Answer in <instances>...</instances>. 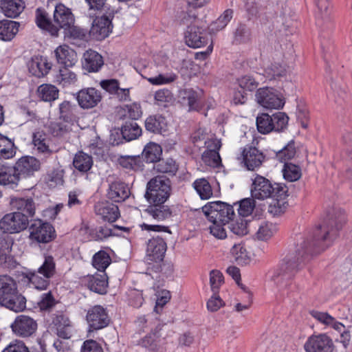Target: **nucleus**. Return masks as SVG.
I'll list each match as a JSON object with an SVG mask.
<instances>
[{
	"mask_svg": "<svg viewBox=\"0 0 352 352\" xmlns=\"http://www.w3.org/2000/svg\"><path fill=\"white\" fill-rule=\"evenodd\" d=\"M346 222L344 210L338 208L331 209L322 226L313 233L298 234L296 236L294 248L285 256L280 267L276 270L272 279L280 284L281 280L291 279L303 267L313 253L329 247L337 236V232Z\"/></svg>",
	"mask_w": 352,
	"mask_h": 352,
	"instance_id": "obj_1",
	"label": "nucleus"
},
{
	"mask_svg": "<svg viewBox=\"0 0 352 352\" xmlns=\"http://www.w3.org/2000/svg\"><path fill=\"white\" fill-rule=\"evenodd\" d=\"M0 305L14 311H23L26 307V300L19 294L16 284L8 276H0Z\"/></svg>",
	"mask_w": 352,
	"mask_h": 352,
	"instance_id": "obj_2",
	"label": "nucleus"
},
{
	"mask_svg": "<svg viewBox=\"0 0 352 352\" xmlns=\"http://www.w3.org/2000/svg\"><path fill=\"white\" fill-rule=\"evenodd\" d=\"M197 211L208 221H219L222 224L229 223L235 216L232 206L219 201L209 202Z\"/></svg>",
	"mask_w": 352,
	"mask_h": 352,
	"instance_id": "obj_3",
	"label": "nucleus"
},
{
	"mask_svg": "<svg viewBox=\"0 0 352 352\" xmlns=\"http://www.w3.org/2000/svg\"><path fill=\"white\" fill-rule=\"evenodd\" d=\"M55 272L56 265L54 258L48 256L45 257L43 264L37 271L27 272L25 277L35 289L45 290L50 284V278L55 274Z\"/></svg>",
	"mask_w": 352,
	"mask_h": 352,
	"instance_id": "obj_4",
	"label": "nucleus"
},
{
	"mask_svg": "<svg viewBox=\"0 0 352 352\" xmlns=\"http://www.w3.org/2000/svg\"><path fill=\"white\" fill-rule=\"evenodd\" d=\"M170 190V179L164 175H157L148 182L145 197L151 204H164Z\"/></svg>",
	"mask_w": 352,
	"mask_h": 352,
	"instance_id": "obj_5",
	"label": "nucleus"
},
{
	"mask_svg": "<svg viewBox=\"0 0 352 352\" xmlns=\"http://www.w3.org/2000/svg\"><path fill=\"white\" fill-rule=\"evenodd\" d=\"M255 98L258 104L270 110L280 109L285 103L283 96L272 87H266L257 89Z\"/></svg>",
	"mask_w": 352,
	"mask_h": 352,
	"instance_id": "obj_6",
	"label": "nucleus"
},
{
	"mask_svg": "<svg viewBox=\"0 0 352 352\" xmlns=\"http://www.w3.org/2000/svg\"><path fill=\"white\" fill-rule=\"evenodd\" d=\"M207 28L205 22L187 28L184 36L186 45L192 48H199L208 44L209 35L206 31Z\"/></svg>",
	"mask_w": 352,
	"mask_h": 352,
	"instance_id": "obj_7",
	"label": "nucleus"
},
{
	"mask_svg": "<svg viewBox=\"0 0 352 352\" xmlns=\"http://www.w3.org/2000/svg\"><path fill=\"white\" fill-rule=\"evenodd\" d=\"M28 217L21 212H11L6 214L0 221V229L3 232L17 233L27 228Z\"/></svg>",
	"mask_w": 352,
	"mask_h": 352,
	"instance_id": "obj_8",
	"label": "nucleus"
},
{
	"mask_svg": "<svg viewBox=\"0 0 352 352\" xmlns=\"http://www.w3.org/2000/svg\"><path fill=\"white\" fill-rule=\"evenodd\" d=\"M30 239L38 243H46L52 240L54 229L48 223L34 221L29 227Z\"/></svg>",
	"mask_w": 352,
	"mask_h": 352,
	"instance_id": "obj_9",
	"label": "nucleus"
},
{
	"mask_svg": "<svg viewBox=\"0 0 352 352\" xmlns=\"http://www.w3.org/2000/svg\"><path fill=\"white\" fill-rule=\"evenodd\" d=\"M306 352H333L334 349L332 339L326 333L312 335L304 345Z\"/></svg>",
	"mask_w": 352,
	"mask_h": 352,
	"instance_id": "obj_10",
	"label": "nucleus"
},
{
	"mask_svg": "<svg viewBox=\"0 0 352 352\" xmlns=\"http://www.w3.org/2000/svg\"><path fill=\"white\" fill-rule=\"evenodd\" d=\"M311 316L318 320L320 322L326 326L333 328L336 331L340 333V342L346 347L350 340V334L346 330V327L342 323L336 320L334 318L325 312L313 311Z\"/></svg>",
	"mask_w": 352,
	"mask_h": 352,
	"instance_id": "obj_11",
	"label": "nucleus"
},
{
	"mask_svg": "<svg viewBox=\"0 0 352 352\" xmlns=\"http://www.w3.org/2000/svg\"><path fill=\"white\" fill-rule=\"evenodd\" d=\"M13 333L19 337H29L36 330V321L28 316H18L10 326Z\"/></svg>",
	"mask_w": 352,
	"mask_h": 352,
	"instance_id": "obj_12",
	"label": "nucleus"
},
{
	"mask_svg": "<svg viewBox=\"0 0 352 352\" xmlns=\"http://www.w3.org/2000/svg\"><path fill=\"white\" fill-rule=\"evenodd\" d=\"M167 245L163 238L153 236L147 242L146 256L147 260L154 262H160L163 260Z\"/></svg>",
	"mask_w": 352,
	"mask_h": 352,
	"instance_id": "obj_13",
	"label": "nucleus"
},
{
	"mask_svg": "<svg viewBox=\"0 0 352 352\" xmlns=\"http://www.w3.org/2000/svg\"><path fill=\"white\" fill-rule=\"evenodd\" d=\"M250 191L252 198L264 200L271 197L273 192V185L264 177L256 175L252 179Z\"/></svg>",
	"mask_w": 352,
	"mask_h": 352,
	"instance_id": "obj_14",
	"label": "nucleus"
},
{
	"mask_svg": "<svg viewBox=\"0 0 352 352\" xmlns=\"http://www.w3.org/2000/svg\"><path fill=\"white\" fill-rule=\"evenodd\" d=\"M87 321L90 330L102 329L109 324V318L104 309L99 305L90 309L87 314Z\"/></svg>",
	"mask_w": 352,
	"mask_h": 352,
	"instance_id": "obj_15",
	"label": "nucleus"
},
{
	"mask_svg": "<svg viewBox=\"0 0 352 352\" xmlns=\"http://www.w3.org/2000/svg\"><path fill=\"white\" fill-rule=\"evenodd\" d=\"M111 21L108 16H96L92 23L89 34L96 40L107 37L112 30Z\"/></svg>",
	"mask_w": 352,
	"mask_h": 352,
	"instance_id": "obj_16",
	"label": "nucleus"
},
{
	"mask_svg": "<svg viewBox=\"0 0 352 352\" xmlns=\"http://www.w3.org/2000/svg\"><path fill=\"white\" fill-rule=\"evenodd\" d=\"M76 98L82 108L90 109L96 107L100 102L102 96L98 90L91 87L79 91Z\"/></svg>",
	"mask_w": 352,
	"mask_h": 352,
	"instance_id": "obj_17",
	"label": "nucleus"
},
{
	"mask_svg": "<svg viewBox=\"0 0 352 352\" xmlns=\"http://www.w3.org/2000/svg\"><path fill=\"white\" fill-rule=\"evenodd\" d=\"M19 179L33 175L40 168V162L34 157H23L14 165Z\"/></svg>",
	"mask_w": 352,
	"mask_h": 352,
	"instance_id": "obj_18",
	"label": "nucleus"
},
{
	"mask_svg": "<svg viewBox=\"0 0 352 352\" xmlns=\"http://www.w3.org/2000/svg\"><path fill=\"white\" fill-rule=\"evenodd\" d=\"M52 323L56 329L57 335L64 340L72 336L73 324L69 317L63 313H58L53 317Z\"/></svg>",
	"mask_w": 352,
	"mask_h": 352,
	"instance_id": "obj_19",
	"label": "nucleus"
},
{
	"mask_svg": "<svg viewBox=\"0 0 352 352\" xmlns=\"http://www.w3.org/2000/svg\"><path fill=\"white\" fill-rule=\"evenodd\" d=\"M242 159L245 167L250 170H254L261 165L264 155L256 148L250 146L243 149Z\"/></svg>",
	"mask_w": 352,
	"mask_h": 352,
	"instance_id": "obj_20",
	"label": "nucleus"
},
{
	"mask_svg": "<svg viewBox=\"0 0 352 352\" xmlns=\"http://www.w3.org/2000/svg\"><path fill=\"white\" fill-rule=\"evenodd\" d=\"M54 21L59 30L60 28L70 27L73 24L74 19L71 10L63 4L59 3L55 8Z\"/></svg>",
	"mask_w": 352,
	"mask_h": 352,
	"instance_id": "obj_21",
	"label": "nucleus"
},
{
	"mask_svg": "<svg viewBox=\"0 0 352 352\" xmlns=\"http://www.w3.org/2000/svg\"><path fill=\"white\" fill-rule=\"evenodd\" d=\"M221 142L217 139L208 141L207 150L202 155L203 161L208 166H217L221 162L219 150L221 148Z\"/></svg>",
	"mask_w": 352,
	"mask_h": 352,
	"instance_id": "obj_22",
	"label": "nucleus"
},
{
	"mask_svg": "<svg viewBox=\"0 0 352 352\" xmlns=\"http://www.w3.org/2000/svg\"><path fill=\"white\" fill-rule=\"evenodd\" d=\"M54 54L57 62L65 67H73L78 60L76 52L67 45L58 46Z\"/></svg>",
	"mask_w": 352,
	"mask_h": 352,
	"instance_id": "obj_23",
	"label": "nucleus"
},
{
	"mask_svg": "<svg viewBox=\"0 0 352 352\" xmlns=\"http://www.w3.org/2000/svg\"><path fill=\"white\" fill-rule=\"evenodd\" d=\"M10 204L13 210H19L23 214L25 213L26 216L34 215L36 204L31 197H11Z\"/></svg>",
	"mask_w": 352,
	"mask_h": 352,
	"instance_id": "obj_24",
	"label": "nucleus"
},
{
	"mask_svg": "<svg viewBox=\"0 0 352 352\" xmlns=\"http://www.w3.org/2000/svg\"><path fill=\"white\" fill-rule=\"evenodd\" d=\"M95 210L98 216L108 222L116 221L120 216L118 207L109 202L97 204Z\"/></svg>",
	"mask_w": 352,
	"mask_h": 352,
	"instance_id": "obj_25",
	"label": "nucleus"
},
{
	"mask_svg": "<svg viewBox=\"0 0 352 352\" xmlns=\"http://www.w3.org/2000/svg\"><path fill=\"white\" fill-rule=\"evenodd\" d=\"M30 73L36 77H43L51 69V64L47 63L45 58L42 56H33L28 63Z\"/></svg>",
	"mask_w": 352,
	"mask_h": 352,
	"instance_id": "obj_26",
	"label": "nucleus"
},
{
	"mask_svg": "<svg viewBox=\"0 0 352 352\" xmlns=\"http://www.w3.org/2000/svg\"><path fill=\"white\" fill-rule=\"evenodd\" d=\"M144 124L146 129L153 133H162L167 131V120L165 116L160 113L148 116Z\"/></svg>",
	"mask_w": 352,
	"mask_h": 352,
	"instance_id": "obj_27",
	"label": "nucleus"
},
{
	"mask_svg": "<svg viewBox=\"0 0 352 352\" xmlns=\"http://www.w3.org/2000/svg\"><path fill=\"white\" fill-rule=\"evenodd\" d=\"M130 195L129 187L123 182H116L109 185L108 197L115 202H121Z\"/></svg>",
	"mask_w": 352,
	"mask_h": 352,
	"instance_id": "obj_28",
	"label": "nucleus"
},
{
	"mask_svg": "<svg viewBox=\"0 0 352 352\" xmlns=\"http://www.w3.org/2000/svg\"><path fill=\"white\" fill-rule=\"evenodd\" d=\"M85 282L87 287L92 292L100 294L107 292L108 283L107 276L104 273L88 276Z\"/></svg>",
	"mask_w": 352,
	"mask_h": 352,
	"instance_id": "obj_29",
	"label": "nucleus"
},
{
	"mask_svg": "<svg viewBox=\"0 0 352 352\" xmlns=\"http://www.w3.org/2000/svg\"><path fill=\"white\" fill-rule=\"evenodd\" d=\"M19 176L14 166L0 165V185L14 188L18 185Z\"/></svg>",
	"mask_w": 352,
	"mask_h": 352,
	"instance_id": "obj_30",
	"label": "nucleus"
},
{
	"mask_svg": "<svg viewBox=\"0 0 352 352\" xmlns=\"http://www.w3.org/2000/svg\"><path fill=\"white\" fill-rule=\"evenodd\" d=\"M83 58V67L89 72H98L104 64L102 56L91 50H87Z\"/></svg>",
	"mask_w": 352,
	"mask_h": 352,
	"instance_id": "obj_31",
	"label": "nucleus"
},
{
	"mask_svg": "<svg viewBox=\"0 0 352 352\" xmlns=\"http://www.w3.org/2000/svg\"><path fill=\"white\" fill-rule=\"evenodd\" d=\"M23 9V3L19 0H1L0 1V10L7 17H16Z\"/></svg>",
	"mask_w": 352,
	"mask_h": 352,
	"instance_id": "obj_32",
	"label": "nucleus"
},
{
	"mask_svg": "<svg viewBox=\"0 0 352 352\" xmlns=\"http://www.w3.org/2000/svg\"><path fill=\"white\" fill-rule=\"evenodd\" d=\"M35 21L40 28L48 31L52 36H58V28L52 23L45 10L40 8L36 10Z\"/></svg>",
	"mask_w": 352,
	"mask_h": 352,
	"instance_id": "obj_33",
	"label": "nucleus"
},
{
	"mask_svg": "<svg viewBox=\"0 0 352 352\" xmlns=\"http://www.w3.org/2000/svg\"><path fill=\"white\" fill-rule=\"evenodd\" d=\"M19 31V23L14 21H0V40L11 41Z\"/></svg>",
	"mask_w": 352,
	"mask_h": 352,
	"instance_id": "obj_34",
	"label": "nucleus"
},
{
	"mask_svg": "<svg viewBox=\"0 0 352 352\" xmlns=\"http://www.w3.org/2000/svg\"><path fill=\"white\" fill-rule=\"evenodd\" d=\"M145 213L158 221H164L171 215L170 209L164 204H153L145 210Z\"/></svg>",
	"mask_w": 352,
	"mask_h": 352,
	"instance_id": "obj_35",
	"label": "nucleus"
},
{
	"mask_svg": "<svg viewBox=\"0 0 352 352\" xmlns=\"http://www.w3.org/2000/svg\"><path fill=\"white\" fill-rule=\"evenodd\" d=\"M73 165L80 172L86 173L91 168L93 160L91 155L80 151L75 155Z\"/></svg>",
	"mask_w": 352,
	"mask_h": 352,
	"instance_id": "obj_36",
	"label": "nucleus"
},
{
	"mask_svg": "<svg viewBox=\"0 0 352 352\" xmlns=\"http://www.w3.org/2000/svg\"><path fill=\"white\" fill-rule=\"evenodd\" d=\"M121 133L124 140L129 142L138 138L142 135V129L135 122L125 121Z\"/></svg>",
	"mask_w": 352,
	"mask_h": 352,
	"instance_id": "obj_37",
	"label": "nucleus"
},
{
	"mask_svg": "<svg viewBox=\"0 0 352 352\" xmlns=\"http://www.w3.org/2000/svg\"><path fill=\"white\" fill-rule=\"evenodd\" d=\"M155 104L160 108H168L175 101L171 91L167 89L157 91L154 96Z\"/></svg>",
	"mask_w": 352,
	"mask_h": 352,
	"instance_id": "obj_38",
	"label": "nucleus"
},
{
	"mask_svg": "<svg viewBox=\"0 0 352 352\" xmlns=\"http://www.w3.org/2000/svg\"><path fill=\"white\" fill-rule=\"evenodd\" d=\"M162 150L161 146L153 142L148 143L142 152V157L148 163H156L161 157Z\"/></svg>",
	"mask_w": 352,
	"mask_h": 352,
	"instance_id": "obj_39",
	"label": "nucleus"
},
{
	"mask_svg": "<svg viewBox=\"0 0 352 352\" xmlns=\"http://www.w3.org/2000/svg\"><path fill=\"white\" fill-rule=\"evenodd\" d=\"M287 188L285 186L280 184H275L273 185V192L270 198L273 199L274 203H272L271 205H274L275 207L280 208L285 204V199L287 195Z\"/></svg>",
	"mask_w": 352,
	"mask_h": 352,
	"instance_id": "obj_40",
	"label": "nucleus"
},
{
	"mask_svg": "<svg viewBox=\"0 0 352 352\" xmlns=\"http://www.w3.org/2000/svg\"><path fill=\"white\" fill-rule=\"evenodd\" d=\"M178 79V76L173 72L160 73L155 76L147 78L146 80L152 85L161 86L170 85Z\"/></svg>",
	"mask_w": 352,
	"mask_h": 352,
	"instance_id": "obj_41",
	"label": "nucleus"
},
{
	"mask_svg": "<svg viewBox=\"0 0 352 352\" xmlns=\"http://www.w3.org/2000/svg\"><path fill=\"white\" fill-rule=\"evenodd\" d=\"M15 153L14 142L0 133V159H10Z\"/></svg>",
	"mask_w": 352,
	"mask_h": 352,
	"instance_id": "obj_42",
	"label": "nucleus"
},
{
	"mask_svg": "<svg viewBox=\"0 0 352 352\" xmlns=\"http://www.w3.org/2000/svg\"><path fill=\"white\" fill-rule=\"evenodd\" d=\"M231 254L239 265H246L250 261V254L242 243L234 245L231 249Z\"/></svg>",
	"mask_w": 352,
	"mask_h": 352,
	"instance_id": "obj_43",
	"label": "nucleus"
},
{
	"mask_svg": "<svg viewBox=\"0 0 352 352\" xmlns=\"http://www.w3.org/2000/svg\"><path fill=\"white\" fill-rule=\"evenodd\" d=\"M59 121L52 122L49 126L50 131L54 135H58L60 132L67 127L63 122L69 123L72 122V116L70 111H60Z\"/></svg>",
	"mask_w": 352,
	"mask_h": 352,
	"instance_id": "obj_44",
	"label": "nucleus"
},
{
	"mask_svg": "<svg viewBox=\"0 0 352 352\" xmlns=\"http://www.w3.org/2000/svg\"><path fill=\"white\" fill-rule=\"evenodd\" d=\"M58 93V89L52 85L43 84L38 88L39 97L46 102H52L57 99Z\"/></svg>",
	"mask_w": 352,
	"mask_h": 352,
	"instance_id": "obj_45",
	"label": "nucleus"
},
{
	"mask_svg": "<svg viewBox=\"0 0 352 352\" xmlns=\"http://www.w3.org/2000/svg\"><path fill=\"white\" fill-rule=\"evenodd\" d=\"M233 16L232 9L226 10L223 13L209 26L211 32L215 33L223 30L230 21Z\"/></svg>",
	"mask_w": 352,
	"mask_h": 352,
	"instance_id": "obj_46",
	"label": "nucleus"
},
{
	"mask_svg": "<svg viewBox=\"0 0 352 352\" xmlns=\"http://www.w3.org/2000/svg\"><path fill=\"white\" fill-rule=\"evenodd\" d=\"M47 135L42 131H38L33 133L32 142L34 147L40 153H50Z\"/></svg>",
	"mask_w": 352,
	"mask_h": 352,
	"instance_id": "obj_47",
	"label": "nucleus"
},
{
	"mask_svg": "<svg viewBox=\"0 0 352 352\" xmlns=\"http://www.w3.org/2000/svg\"><path fill=\"white\" fill-rule=\"evenodd\" d=\"M56 81L63 87H68L76 83L77 76L74 72L65 67L60 69L59 74L56 77Z\"/></svg>",
	"mask_w": 352,
	"mask_h": 352,
	"instance_id": "obj_48",
	"label": "nucleus"
},
{
	"mask_svg": "<svg viewBox=\"0 0 352 352\" xmlns=\"http://www.w3.org/2000/svg\"><path fill=\"white\" fill-rule=\"evenodd\" d=\"M193 186L202 199H208L212 195V187L206 179L201 178L195 180Z\"/></svg>",
	"mask_w": 352,
	"mask_h": 352,
	"instance_id": "obj_49",
	"label": "nucleus"
},
{
	"mask_svg": "<svg viewBox=\"0 0 352 352\" xmlns=\"http://www.w3.org/2000/svg\"><path fill=\"white\" fill-rule=\"evenodd\" d=\"M181 23L188 28L190 25H197L203 23L201 19L197 18V11L195 9H188L186 12H182L179 16Z\"/></svg>",
	"mask_w": 352,
	"mask_h": 352,
	"instance_id": "obj_50",
	"label": "nucleus"
},
{
	"mask_svg": "<svg viewBox=\"0 0 352 352\" xmlns=\"http://www.w3.org/2000/svg\"><path fill=\"white\" fill-rule=\"evenodd\" d=\"M110 263L111 258L104 251H100L97 252L93 257V266L98 270L102 272L109 265Z\"/></svg>",
	"mask_w": 352,
	"mask_h": 352,
	"instance_id": "obj_51",
	"label": "nucleus"
},
{
	"mask_svg": "<svg viewBox=\"0 0 352 352\" xmlns=\"http://www.w3.org/2000/svg\"><path fill=\"white\" fill-rule=\"evenodd\" d=\"M283 173L284 178L289 182L297 181L301 177L300 167L292 163H285Z\"/></svg>",
	"mask_w": 352,
	"mask_h": 352,
	"instance_id": "obj_52",
	"label": "nucleus"
},
{
	"mask_svg": "<svg viewBox=\"0 0 352 352\" xmlns=\"http://www.w3.org/2000/svg\"><path fill=\"white\" fill-rule=\"evenodd\" d=\"M264 72L266 78L271 80L285 76L286 69L284 65L276 63L267 66Z\"/></svg>",
	"mask_w": 352,
	"mask_h": 352,
	"instance_id": "obj_53",
	"label": "nucleus"
},
{
	"mask_svg": "<svg viewBox=\"0 0 352 352\" xmlns=\"http://www.w3.org/2000/svg\"><path fill=\"white\" fill-rule=\"evenodd\" d=\"M276 232V226L270 222H263L261 224L256 232V236L262 241L270 239Z\"/></svg>",
	"mask_w": 352,
	"mask_h": 352,
	"instance_id": "obj_54",
	"label": "nucleus"
},
{
	"mask_svg": "<svg viewBox=\"0 0 352 352\" xmlns=\"http://www.w3.org/2000/svg\"><path fill=\"white\" fill-rule=\"evenodd\" d=\"M272 118L267 113H263L256 118V126L261 133L266 134L273 131Z\"/></svg>",
	"mask_w": 352,
	"mask_h": 352,
	"instance_id": "obj_55",
	"label": "nucleus"
},
{
	"mask_svg": "<svg viewBox=\"0 0 352 352\" xmlns=\"http://www.w3.org/2000/svg\"><path fill=\"white\" fill-rule=\"evenodd\" d=\"M154 169L157 172L164 173L174 174L177 170V166L173 159L160 160V159L154 164Z\"/></svg>",
	"mask_w": 352,
	"mask_h": 352,
	"instance_id": "obj_56",
	"label": "nucleus"
},
{
	"mask_svg": "<svg viewBox=\"0 0 352 352\" xmlns=\"http://www.w3.org/2000/svg\"><path fill=\"white\" fill-rule=\"evenodd\" d=\"M273 131H280L287 127L288 116L283 111H278L271 116Z\"/></svg>",
	"mask_w": 352,
	"mask_h": 352,
	"instance_id": "obj_57",
	"label": "nucleus"
},
{
	"mask_svg": "<svg viewBox=\"0 0 352 352\" xmlns=\"http://www.w3.org/2000/svg\"><path fill=\"white\" fill-rule=\"evenodd\" d=\"M251 39L250 30L245 25H239L234 32V43L242 44L248 43Z\"/></svg>",
	"mask_w": 352,
	"mask_h": 352,
	"instance_id": "obj_58",
	"label": "nucleus"
},
{
	"mask_svg": "<svg viewBox=\"0 0 352 352\" xmlns=\"http://www.w3.org/2000/svg\"><path fill=\"white\" fill-rule=\"evenodd\" d=\"M237 82L244 91H252L258 85V82L250 75H245L238 78Z\"/></svg>",
	"mask_w": 352,
	"mask_h": 352,
	"instance_id": "obj_59",
	"label": "nucleus"
},
{
	"mask_svg": "<svg viewBox=\"0 0 352 352\" xmlns=\"http://www.w3.org/2000/svg\"><path fill=\"white\" fill-rule=\"evenodd\" d=\"M295 154L294 141L291 140L283 149L276 153V158L280 162H283L293 158Z\"/></svg>",
	"mask_w": 352,
	"mask_h": 352,
	"instance_id": "obj_60",
	"label": "nucleus"
},
{
	"mask_svg": "<svg viewBox=\"0 0 352 352\" xmlns=\"http://www.w3.org/2000/svg\"><path fill=\"white\" fill-rule=\"evenodd\" d=\"M255 207L254 198H246L241 200L239 203L238 209L239 214L241 217H248L252 214Z\"/></svg>",
	"mask_w": 352,
	"mask_h": 352,
	"instance_id": "obj_61",
	"label": "nucleus"
},
{
	"mask_svg": "<svg viewBox=\"0 0 352 352\" xmlns=\"http://www.w3.org/2000/svg\"><path fill=\"white\" fill-rule=\"evenodd\" d=\"M223 283V276L219 270H213L210 272V284L212 291L216 294Z\"/></svg>",
	"mask_w": 352,
	"mask_h": 352,
	"instance_id": "obj_62",
	"label": "nucleus"
},
{
	"mask_svg": "<svg viewBox=\"0 0 352 352\" xmlns=\"http://www.w3.org/2000/svg\"><path fill=\"white\" fill-rule=\"evenodd\" d=\"M229 223V228L231 232L236 235L243 236L248 232L247 221L241 218H239L236 221H232Z\"/></svg>",
	"mask_w": 352,
	"mask_h": 352,
	"instance_id": "obj_63",
	"label": "nucleus"
},
{
	"mask_svg": "<svg viewBox=\"0 0 352 352\" xmlns=\"http://www.w3.org/2000/svg\"><path fill=\"white\" fill-rule=\"evenodd\" d=\"M2 352H30L23 342L15 340L11 342Z\"/></svg>",
	"mask_w": 352,
	"mask_h": 352,
	"instance_id": "obj_64",
	"label": "nucleus"
}]
</instances>
